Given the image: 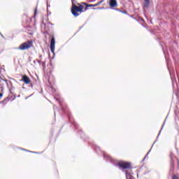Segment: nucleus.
<instances>
[{
  "label": "nucleus",
  "instance_id": "nucleus-4",
  "mask_svg": "<svg viewBox=\"0 0 179 179\" xmlns=\"http://www.w3.org/2000/svg\"><path fill=\"white\" fill-rule=\"evenodd\" d=\"M50 51L54 54V51H55V38L54 37L52 38L50 41Z\"/></svg>",
  "mask_w": 179,
  "mask_h": 179
},
{
  "label": "nucleus",
  "instance_id": "nucleus-15",
  "mask_svg": "<svg viewBox=\"0 0 179 179\" xmlns=\"http://www.w3.org/2000/svg\"><path fill=\"white\" fill-rule=\"evenodd\" d=\"M3 80L6 83V85L8 86V80Z\"/></svg>",
  "mask_w": 179,
  "mask_h": 179
},
{
  "label": "nucleus",
  "instance_id": "nucleus-5",
  "mask_svg": "<svg viewBox=\"0 0 179 179\" xmlns=\"http://www.w3.org/2000/svg\"><path fill=\"white\" fill-rule=\"evenodd\" d=\"M108 5L110 8H117L118 6V2H117V0H109Z\"/></svg>",
  "mask_w": 179,
  "mask_h": 179
},
{
  "label": "nucleus",
  "instance_id": "nucleus-11",
  "mask_svg": "<svg viewBox=\"0 0 179 179\" xmlns=\"http://www.w3.org/2000/svg\"><path fill=\"white\" fill-rule=\"evenodd\" d=\"M104 159H106V160L109 162H111V160H113V159L110 157V155H105Z\"/></svg>",
  "mask_w": 179,
  "mask_h": 179
},
{
  "label": "nucleus",
  "instance_id": "nucleus-19",
  "mask_svg": "<svg viewBox=\"0 0 179 179\" xmlns=\"http://www.w3.org/2000/svg\"><path fill=\"white\" fill-rule=\"evenodd\" d=\"M36 13H37V10H35V15H36Z\"/></svg>",
  "mask_w": 179,
  "mask_h": 179
},
{
  "label": "nucleus",
  "instance_id": "nucleus-23",
  "mask_svg": "<svg viewBox=\"0 0 179 179\" xmlns=\"http://www.w3.org/2000/svg\"><path fill=\"white\" fill-rule=\"evenodd\" d=\"M29 34L32 35V34H33V33H30Z\"/></svg>",
  "mask_w": 179,
  "mask_h": 179
},
{
  "label": "nucleus",
  "instance_id": "nucleus-12",
  "mask_svg": "<svg viewBox=\"0 0 179 179\" xmlns=\"http://www.w3.org/2000/svg\"><path fill=\"white\" fill-rule=\"evenodd\" d=\"M72 5H79V3L76 0H71Z\"/></svg>",
  "mask_w": 179,
  "mask_h": 179
},
{
  "label": "nucleus",
  "instance_id": "nucleus-7",
  "mask_svg": "<svg viewBox=\"0 0 179 179\" xmlns=\"http://www.w3.org/2000/svg\"><path fill=\"white\" fill-rule=\"evenodd\" d=\"M21 80H22V82L26 83V85H29V83H30L31 82L30 78L27 77V76H23L22 79Z\"/></svg>",
  "mask_w": 179,
  "mask_h": 179
},
{
  "label": "nucleus",
  "instance_id": "nucleus-18",
  "mask_svg": "<svg viewBox=\"0 0 179 179\" xmlns=\"http://www.w3.org/2000/svg\"><path fill=\"white\" fill-rule=\"evenodd\" d=\"M149 153H150V150L149 152L147 153L146 156H148V155H149Z\"/></svg>",
  "mask_w": 179,
  "mask_h": 179
},
{
  "label": "nucleus",
  "instance_id": "nucleus-6",
  "mask_svg": "<svg viewBox=\"0 0 179 179\" xmlns=\"http://www.w3.org/2000/svg\"><path fill=\"white\" fill-rule=\"evenodd\" d=\"M106 0H101L99 2L96 3V4H87L86 8H94L96 6H99L101 3H103Z\"/></svg>",
  "mask_w": 179,
  "mask_h": 179
},
{
  "label": "nucleus",
  "instance_id": "nucleus-8",
  "mask_svg": "<svg viewBox=\"0 0 179 179\" xmlns=\"http://www.w3.org/2000/svg\"><path fill=\"white\" fill-rule=\"evenodd\" d=\"M144 8H148L149 6L150 5V0H144Z\"/></svg>",
  "mask_w": 179,
  "mask_h": 179
},
{
  "label": "nucleus",
  "instance_id": "nucleus-26",
  "mask_svg": "<svg viewBox=\"0 0 179 179\" xmlns=\"http://www.w3.org/2000/svg\"><path fill=\"white\" fill-rule=\"evenodd\" d=\"M178 165H179V162H178Z\"/></svg>",
  "mask_w": 179,
  "mask_h": 179
},
{
  "label": "nucleus",
  "instance_id": "nucleus-17",
  "mask_svg": "<svg viewBox=\"0 0 179 179\" xmlns=\"http://www.w3.org/2000/svg\"><path fill=\"white\" fill-rule=\"evenodd\" d=\"M37 61H38V64H41V61H40V60H37Z\"/></svg>",
  "mask_w": 179,
  "mask_h": 179
},
{
  "label": "nucleus",
  "instance_id": "nucleus-16",
  "mask_svg": "<svg viewBox=\"0 0 179 179\" xmlns=\"http://www.w3.org/2000/svg\"><path fill=\"white\" fill-rule=\"evenodd\" d=\"M2 96H3V94L0 93V97H2Z\"/></svg>",
  "mask_w": 179,
  "mask_h": 179
},
{
  "label": "nucleus",
  "instance_id": "nucleus-14",
  "mask_svg": "<svg viewBox=\"0 0 179 179\" xmlns=\"http://www.w3.org/2000/svg\"><path fill=\"white\" fill-rule=\"evenodd\" d=\"M5 101H9V99L8 98L5 99L3 103H5Z\"/></svg>",
  "mask_w": 179,
  "mask_h": 179
},
{
  "label": "nucleus",
  "instance_id": "nucleus-1",
  "mask_svg": "<svg viewBox=\"0 0 179 179\" xmlns=\"http://www.w3.org/2000/svg\"><path fill=\"white\" fill-rule=\"evenodd\" d=\"M83 6L80 5L79 6H76V4H73L71 6V13L73 16H75V17H78V16H79V12L80 13H82L83 12Z\"/></svg>",
  "mask_w": 179,
  "mask_h": 179
},
{
  "label": "nucleus",
  "instance_id": "nucleus-21",
  "mask_svg": "<svg viewBox=\"0 0 179 179\" xmlns=\"http://www.w3.org/2000/svg\"><path fill=\"white\" fill-rule=\"evenodd\" d=\"M1 37H3V35L1 34Z\"/></svg>",
  "mask_w": 179,
  "mask_h": 179
},
{
  "label": "nucleus",
  "instance_id": "nucleus-2",
  "mask_svg": "<svg viewBox=\"0 0 179 179\" xmlns=\"http://www.w3.org/2000/svg\"><path fill=\"white\" fill-rule=\"evenodd\" d=\"M33 47V41H27L22 44H21L18 47V50H21L22 51H24V50H29V48H31Z\"/></svg>",
  "mask_w": 179,
  "mask_h": 179
},
{
  "label": "nucleus",
  "instance_id": "nucleus-10",
  "mask_svg": "<svg viewBox=\"0 0 179 179\" xmlns=\"http://www.w3.org/2000/svg\"><path fill=\"white\" fill-rule=\"evenodd\" d=\"M45 31H50V26L47 24H44Z\"/></svg>",
  "mask_w": 179,
  "mask_h": 179
},
{
  "label": "nucleus",
  "instance_id": "nucleus-9",
  "mask_svg": "<svg viewBox=\"0 0 179 179\" xmlns=\"http://www.w3.org/2000/svg\"><path fill=\"white\" fill-rule=\"evenodd\" d=\"M126 178L127 179H134V176L131 173H128V171H126Z\"/></svg>",
  "mask_w": 179,
  "mask_h": 179
},
{
  "label": "nucleus",
  "instance_id": "nucleus-13",
  "mask_svg": "<svg viewBox=\"0 0 179 179\" xmlns=\"http://www.w3.org/2000/svg\"><path fill=\"white\" fill-rule=\"evenodd\" d=\"M172 179H178V177H177V176H173L172 177Z\"/></svg>",
  "mask_w": 179,
  "mask_h": 179
},
{
  "label": "nucleus",
  "instance_id": "nucleus-24",
  "mask_svg": "<svg viewBox=\"0 0 179 179\" xmlns=\"http://www.w3.org/2000/svg\"><path fill=\"white\" fill-rule=\"evenodd\" d=\"M160 132H162V130H159V134H160Z\"/></svg>",
  "mask_w": 179,
  "mask_h": 179
},
{
  "label": "nucleus",
  "instance_id": "nucleus-22",
  "mask_svg": "<svg viewBox=\"0 0 179 179\" xmlns=\"http://www.w3.org/2000/svg\"><path fill=\"white\" fill-rule=\"evenodd\" d=\"M1 90H3V87H1Z\"/></svg>",
  "mask_w": 179,
  "mask_h": 179
},
{
  "label": "nucleus",
  "instance_id": "nucleus-20",
  "mask_svg": "<svg viewBox=\"0 0 179 179\" xmlns=\"http://www.w3.org/2000/svg\"><path fill=\"white\" fill-rule=\"evenodd\" d=\"M164 123H165V122H164V124H163V125H162V128H163V127H164Z\"/></svg>",
  "mask_w": 179,
  "mask_h": 179
},
{
  "label": "nucleus",
  "instance_id": "nucleus-25",
  "mask_svg": "<svg viewBox=\"0 0 179 179\" xmlns=\"http://www.w3.org/2000/svg\"><path fill=\"white\" fill-rule=\"evenodd\" d=\"M41 57H43L42 55L40 56V58H41Z\"/></svg>",
  "mask_w": 179,
  "mask_h": 179
},
{
  "label": "nucleus",
  "instance_id": "nucleus-3",
  "mask_svg": "<svg viewBox=\"0 0 179 179\" xmlns=\"http://www.w3.org/2000/svg\"><path fill=\"white\" fill-rule=\"evenodd\" d=\"M117 166L119 167H121L122 169H131V163L129 162H120L117 164Z\"/></svg>",
  "mask_w": 179,
  "mask_h": 179
}]
</instances>
